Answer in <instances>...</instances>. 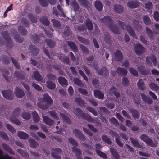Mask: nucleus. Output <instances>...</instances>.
<instances>
[{
  "label": "nucleus",
  "instance_id": "a18cd8bd",
  "mask_svg": "<svg viewBox=\"0 0 159 159\" xmlns=\"http://www.w3.org/2000/svg\"><path fill=\"white\" fill-rule=\"evenodd\" d=\"M18 30L19 32L23 36L27 34V31L24 27L19 26L18 28Z\"/></svg>",
  "mask_w": 159,
  "mask_h": 159
},
{
  "label": "nucleus",
  "instance_id": "f03ea898",
  "mask_svg": "<svg viewBox=\"0 0 159 159\" xmlns=\"http://www.w3.org/2000/svg\"><path fill=\"white\" fill-rule=\"evenodd\" d=\"M1 35L7 42V46L10 48H12L13 45V40L9 36V34L8 31L6 30L1 32Z\"/></svg>",
  "mask_w": 159,
  "mask_h": 159
},
{
  "label": "nucleus",
  "instance_id": "69168bd1",
  "mask_svg": "<svg viewBox=\"0 0 159 159\" xmlns=\"http://www.w3.org/2000/svg\"><path fill=\"white\" fill-rule=\"evenodd\" d=\"M47 77L48 79L54 81H55L57 79L56 76L54 74L51 73L47 74Z\"/></svg>",
  "mask_w": 159,
  "mask_h": 159
},
{
  "label": "nucleus",
  "instance_id": "5701e85b",
  "mask_svg": "<svg viewBox=\"0 0 159 159\" xmlns=\"http://www.w3.org/2000/svg\"><path fill=\"white\" fill-rule=\"evenodd\" d=\"M43 118L44 123L49 126L52 125L54 124V122L53 120L46 116H43Z\"/></svg>",
  "mask_w": 159,
  "mask_h": 159
},
{
  "label": "nucleus",
  "instance_id": "412c9836",
  "mask_svg": "<svg viewBox=\"0 0 159 159\" xmlns=\"http://www.w3.org/2000/svg\"><path fill=\"white\" fill-rule=\"evenodd\" d=\"M116 72L118 75L124 76H126L128 73L126 69L120 67H119L117 69Z\"/></svg>",
  "mask_w": 159,
  "mask_h": 159
},
{
  "label": "nucleus",
  "instance_id": "473e14b6",
  "mask_svg": "<svg viewBox=\"0 0 159 159\" xmlns=\"http://www.w3.org/2000/svg\"><path fill=\"white\" fill-rule=\"evenodd\" d=\"M129 111L132 113V116L134 119H138L139 117V113L137 110L134 108H131L130 109Z\"/></svg>",
  "mask_w": 159,
  "mask_h": 159
},
{
  "label": "nucleus",
  "instance_id": "7ed1b4c3",
  "mask_svg": "<svg viewBox=\"0 0 159 159\" xmlns=\"http://www.w3.org/2000/svg\"><path fill=\"white\" fill-rule=\"evenodd\" d=\"M140 138L144 142L148 145L151 147H155L156 146L153 140L150 138L147 135L144 134H142Z\"/></svg>",
  "mask_w": 159,
  "mask_h": 159
},
{
  "label": "nucleus",
  "instance_id": "e2e57ef3",
  "mask_svg": "<svg viewBox=\"0 0 159 159\" xmlns=\"http://www.w3.org/2000/svg\"><path fill=\"white\" fill-rule=\"evenodd\" d=\"M39 2L40 5L43 7H47L49 3L47 0H38Z\"/></svg>",
  "mask_w": 159,
  "mask_h": 159
},
{
  "label": "nucleus",
  "instance_id": "37998d69",
  "mask_svg": "<svg viewBox=\"0 0 159 159\" xmlns=\"http://www.w3.org/2000/svg\"><path fill=\"white\" fill-rule=\"evenodd\" d=\"M34 78L35 80L39 81H40L43 80L41 75L38 71H35L33 73Z\"/></svg>",
  "mask_w": 159,
  "mask_h": 159
},
{
  "label": "nucleus",
  "instance_id": "f257e3e1",
  "mask_svg": "<svg viewBox=\"0 0 159 159\" xmlns=\"http://www.w3.org/2000/svg\"><path fill=\"white\" fill-rule=\"evenodd\" d=\"M41 101L45 102L48 105L52 104L53 102V100L47 93H45L43 96V97L40 98L39 102L38 103V105L39 107L43 110L48 109L49 107L47 105H44L43 102H40Z\"/></svg>",
  "mask_w": 159,
  "mask_h": 159
},
{
  "label": "nucleus",
  "instance_id": "603ef678",
  "mask_svg": "<svg viewBox=\"0 0 159 159\" xmlns=\"http://www.w3.org/2000/svg\"><path fill=\"white\" fill-rule=\"evenodd\" d=\"M143 21L144 23L147 25H149L151 23L150 18L147 15H144L143 16Z\"/></svg>",
  "mask_w": 159,
  "mask_h": 159
},
{
  "label": "nucleus",
  "instance_id": "1a4fd4ad",
  "mask_svg": "<svg viewBox=\"0 0 159 159\" xmlns=\"http://www.w3.org/2000/svg\"><path fill=\"white\" fill-rule=\"evenodd\" d=\"M140 3L137 0H130L128 1L127 6L128 7L134 9L139 7Z\"/></svg>",
  "mask_w": 159,
  "mask_h": 159
},
{
  "label": "nucleus",
  "instance_id": "72a5a7b5",
  "mask_svg": "<svg viewBox=\"0 0 159 159\" xmlns=\"http://www.w3.org/2000/svg\"><path fill=\"white\" fill-rule=\"evenodd\" d=\"M110 152L111 153L112 157L114 159H119L120 156L116 150L114 148L111 149Z\"/></svg>",
  "mask_w": 159,
  "mask_h": 159
},
{
  "label": "nucleus",
  "instance_id": "680f3d73",
  "mask_svg": "<svg viewBox=\"0 0 159 159\" xmlns=\"http://www.w3.org/2000/svg\"><path fill=\"white\" fill-rule=\"evenodd\" d=\"M14 37L15 40L17 42L21 43L23 41V38H21L20 35L18 34H15Z\"/></svg>",
  "mask_w": 159,
  "mask_h": 159
},
{
  "label": "nucleus",
  "instance_id": "338daca9",
  "mask_svg": "<svg viewBox=\"0 0 159 159\" xmlns=\"http://www.w3.org/2000/svg\"><path fill=\"white\" fill-rule=\"evenodd\" d=\"M110 122L115 126H118L119 123L117 120L114 117H111L109 120Z\"/></svg>",
  "mask_w": 159,
  "mask_h": 159
},
{
  "label": "nucleus",
  "instance_id": "c03bdc74",
  "mask_svg": "<svg viewBox=\"0 0 159 159\" xmlns=\"http://www.w3.org/2000/svg\"><path fill=\"white\" fill-rule=\"evenodd\" d=\"M45 42L47 45L50 48H53L55 45V42L48 38L46 39Z\"/></svg>",
  "mask_w": 159,
  "mask_h": 159
},
{
  "label": "nucleus",
  "instance_id": "2eb2a0df",
  "mask_svg": "<svg viewBox=\"0 0 159 159\" xmlns=\"http://www.w3.org/2000/svg\"><path fill=\"white\" fill-rule=\"evenodd\" d=\"M29 49L30 53H31L34 56H36L39 53V49L37 48L36 46L34 45H30Z\"/></svg>",
  "mask_w": 159,
  "mask_h": 159
},
{
  "label": "nucleus",
  "instance_id": "c85d7f7f",
  "mask_svg": "<svg viewBox=\"0 0 159 159\" xmlns=\"http://www.w3.org/2000/svg\"><path fill=\"white\" fill-rule=\"evenodd\" d=\"M59 83L63 87L66 86L68 85V82L65 78L62 77H60L58 79Z\"/></svg>",
  "mask_w": 159,
  "mask_h": 159
},
{
  "label": "nucleus",
  "instance_id": "de8ad7c7",
  "mask_svg": "<svg viewBox=\"0 0 159 159\" xmlns=\"http://www.w3.org/2000/svg\"><path fill=\"white\" fill-rule=\"evenodd\" d=\"M153 5L152 3L150 2L145 4V7L147 9L148 12L150 13H152V8Z\"/></svg>",
  "mask_w": 159,
  "mask_h": 159
},
{
  "label": "nucleus",
  "instance_id": "6ab92c4d",
  "mask_svg": "<svg viewBox=\"0 0 159 159\" xmlns=\"http://www.w3.org/2000/svg\"><path fill=\"white\" fill-rule=\"evenodd\" d=\"M130 140L132 144L133 145L134 147L142 149L143 148H144L143 146L142 145H140L137 139H135L132 137H131L130 138Z\"/></svg>",
  "mask_w": 159,
  "mask_h": 159
},
{
  "label": "nucleus",
  "instance_id": "a19ab883",
  "mask_svg": "<svg viewBox=\"0 0 159 159\" xmlns=\"http://www.w3.org/2000/svg\"><path fill=\"white\" fill-rule=\"evenodd\" d=\"M28 16L32 23H36L37 22V18L36 15H34L32 13H29Z\"/></svg>",
  "mask_w": 159,
  "mask_h": 159
},
{
  "label": "nucleus",
  "instance_id": "dca6fc26",
  "mask_svg": "<svg viewBox=\"0 0 159 159\" xmlns=\"http://www.w3.org/2000/svg\"><path fill=\"white\" fill-rule=\"evenodd\" d=\"M139 72L143 75H146L149 73V69H146L145 66H139L137 67Z\"/></svg>",
  "mask_w": 159,
  "mask_h": 159
},
{
  "label": "nucleus",
  "instance_id": "09e8293b",
  "mask_svg": "<svg viewBox=\"0 0 159 159\" xmlns=\"http://www.w3.org/2000/svg\"><path fill=\"white\" fill-rule=\"evenodd\" d=\"M40 21L44 25L48 26L49 25V22L48 18L45 16H43L40 19Z\"/></svg>",
  "mask_w": 159,
  "mask_h": 159
},
{
  "label": "nucleus",
  "instance_id": "a211bd4d",
  "mask_svg": "<svg viewBox=\"0 0 159 159\" xmlns=\"http://www.w3.org/2000/svg\"><path fill=\"white\" fill-rule=\"evenodd\" d=\"M101 20L102 22L107 25L108 26L110 23L112 24V19L111 17L109 16H105L103 18H102Z\"/></svg>",
  "mask_w": 159,
  "mask_h": 159
},
{
  "label": "nucleus",
  "instance_id": "0e129e2a",
  "mask_svg": "<svg viewBox=\"0 0 159 159\" xmlns=\"http://www.w3.org/2000/svg\"><path fill=\"white\" fill-rule=\"evenodd\" d=\"M0 136L4 140L6 141H8L9 138L6 133L3 131H0Z\"/></svg>",
  "mask_w": 159,
  "mask_h": 159
},
{
  "label": "nucleus",
  "instance_id": "4d7b16f0",
  "mask_svg": "<svg viewBox=\"0 0 159 159\" xmlns=\"http://www.w3.org/2000/svg\"><path fill=\"white\" fill-rule=\"evenodd\" d=\"M33 119L35 122L37 123L39 121L40 118L37 113L36 111H34L32 113Z\"/></svg>",
  "mask_w": 159,
  "mask_h": 159
},
{
  "label": "nucleus",
  "instance_id": "ea45409f",
  "mask_svg": "<svg viewBox=\"0 0 159 159\" xmlns=\"http://www.w3.org/2000/svg\"><path fill=\"white\" fill-rule=\"evenodd\" d=\"M133 24L134 27L136 31H139L141 29L142 26L139 24L138 21L136 20H134Z\"/></svg>",
  "mask_w": 159,
  "mask_h": 159
},
{
  "label": "nucleus",
  "instance_id": "3c124183",
  "mask_svg": "<svg viewBox=\"0 0 159 159\" xmlns=\"http://www.w3.org/2000/svg\"><path fill=\"white\" fill-rule=\"evenodd\" d=\"M10 120L13 123L16 125H21V121L16 117L12 116L10 118Z\"/></svg>",
  "mask_w": 159,
  "mask_h": 159
},
{
  "label": "nucleus",
  "instance_id": "4c0bfd02",
  "mask_svg": "<svg viewBox=\"0 0 159 159\" xmlns=\"http://www.w3.org/2000/svg\"><path fill=\"white\" fill-rule=\"evenodd\" d=\"M46 84L47 87L49 89H52L56 88L55 84L52 80H47L46 82Z\"/></svg>",
  "mask_w": 159,
  "mask_h": 159
},
{
  "label": "nucleus",
  "instance_id": "423d86ee",
  "mask_svg": "<svg viewBox=\"0 0 159 159\" xmlns=\"http://www.w3.org/2000/svg\"><path fill=\"white\" fill-rule=\"evenodd\" d=\"M134 49L136 54L138 56L142 55L145 50V48L139 43L135 44Z\"/></svg>",
  "mask_w": 159,
  "mask_h": 159
},
{
  "label": "nucleus",
  "instance_id": "39448f33",
  "mask_svg": "<svg viewBox=\"0 0 159 159\" xmlns=\"http://www.w3.org/2000/svg\"><path fill=\"white\" fill-rule=\"evenodd\" d=\"M3 97L7 100H11L13 99V91L11 90H3L1 91Z\"/></svg>",
  "mask_w": 159,
  "mask_h": 159
},
{
  "label": "nucleus",
  "instance_id": "9b49d317",
  "mask_svg": "<svg viewBox=\"0 0 159 159\" xmlns=\"http://www.w3.org/2000/svg\"><path fill=\"white\" fill-rule=\"evenodd\" d=\"M72 150L73 152L75 153V156L77 159H83L81 156L82 153L80 149L75 146H74L72 148Z\"/></svg>",
  "mask_w": 159,
  "mask_h": 159
},
{
  "label": "nucleus",
  "instance_id": "052dcab7",
  "mask_svg": "<svg viewBox=\"0 0 159 159\" xmlns=\"http://www.w3.org/2000/svg\"><path fill=\"white\" fill-rule=\"evenodd\" d=\"M2 61L4 64H8L11 61L10 58L7 56L3 55L2 57Z\"/></svg>",
  "mask_w": 159,
  "mask_h": 159
},
{
  "label": "nucleus",
  "instance_id": "6e6552de",
  "mask_svg": "<svg viewBox=\"0 0 159 159\" xmlns=\"http://www.w3.org/2000/svg\"><path fill=\"white\" fill-rule=\"evenodd\" d=\"M96 72L99 75L104 77H108L109 75L108 70L105 66L99 68Z\"/></svg>",
  "mask_w": 159,
  "mask_h": 159
},
{
  "label": "nucleus",
  "instance_id": "79ce46f5",
  "mask_svg": "<svg viewBox=\"0 0 159 159\" xmlns=\"http://www.w3.org/2000/svg\"><path fill=\"white\" fill-rule=\"evenodd\" d=\"M81 116L83 118L85 119L87 121L90 122H93L94 120L93 118L91 117V116L87 113L83 112L81 114Z\"/></svg>",
  "mask_w": 159,
  "mask_h": 159
},
{
  "label": "nucleus",
  "instance_id": "b1692460",
  "mask_svg": "<svg viewBox=\"0 0 159 159\" xmlns=\"http://www.w3.org/2000/svg\"><path fill=\"white\" fill-rule=\"evenodd\" d=\"M126 27V30L130 35L133 37L136 36L135 32L130 25L128 24Z\"/></svg>",
  "mask_w": 159,
  "mask_h": 159
},
{
  "label": "nucleus",
  "instance_id": "5fc2aeb1",
  "mask_svg": "<svg viewBox=\"0 0 159 159\" xmlns=\"http://www.w3.org/2000/svg\"><path fill=\"white\" fill-rule=\"evenodd\" d=\"M83 112L82 110L80 108H77L75 109L74 113L76 116L79 118H80L81 117V114Z\"/></svg>",
  "mask_w": 159,
  "mask_h": 159
},
{
  "label": "nucleus",
  "instance_id": "0eeeda50",
  "mask_svg": "<svg viewBox=\"0 0 159 159\" xmlns=\"http://www.w3.org/2000/svg\"><path fill=\"white\" fill-rule=\"evenodd\" d=\"M113 59L114 61L121 62L123 58V56L120 50L117 49L114 53Z\"/></svg>",
  "mask_w": 159,
  "mask_h": 159
},
{
  "label": "nucleus",
  "instance_id": "f3484780",
  "mask_svg": "<svg viewBox=\"0 0 159 159\" xmlns=\"http://www.w3.org/2000/svg\"><path fill=\"white\" fill-rule=\"evenodd\" d=\"M2 146L4 150L9 154H11L12 155H15V151L7 144L3 143L2 144Z\"/></svg>",
  "mask_w": 159,
  "mask_h": 159
},
{
  "label": "nucleus",
  "instance_id": "49530a36",
  "mask_svg": "<svg viewBox=\"0 0 159 159\" xmlns=\"http://www.w3.org/2000/svg\"><path fill=\"white\" fill-rule=\"evenodd\" d=\"M77 37L78 40L81 43L86 45H88L89 44V41L88 39L80 36H77Z\"/></svg>",
  "mask_w": 159,
  "mask_h": 159
},
{
  "label": "nucleus",
  "instance_id": "c9c22d12",
  "mask_svg": "<svg viewBox=\"0 0 159 159\" xmlns=\"http://www.w3.org/2000/svg\"><path fill=\"white\" fill-rule=\"evenodd\" d=\"M18 136L20 138L26 139L29 138V135L23 131H18L17 133Z\"/></svg>",
  "mask_w": 159,
  "mask_h": 159
},
{
  "label": "nucleus",
  "instance_id": "cd10ccee",
  "mask_svg": "<svg viewBox=\"0 0 159 159\" xmlns=\"http://www.w3.org/2000/svg\"><path fill=\"white\" fill-rule=\"evenodd\" d=\"M96 8L99 11H101L103 9V5L100 0H96L94 2Z\"/></svg>",
  "mask_w": 159,
  "mask_h": 159
},
{
  "label": "nucleus",
  "instance_id": "774afa93",
  "mask_svg": "<svg viewBox=\"0 0 159 159\" xmlns=\"http://www.w3.org/2000/svg\"><path fill=\"white\" fill-rule=\"evenodd\" d=\"M96 153L100 156L102 158L104 159H107V155L104 153L102 152L101 151H98L96 152Z\"/></svg>",
  "mask_w": 159,
  "mask_h": 159
},
{
  "label": "nucleus",
  "instance_id": "4be33fe9",
  "mask_svg": "<svg viewBox=\"0 0 159 159\" xmlns=\"http://www.w3.org/2000/svg\"><path fill=\"white\" fill-rule=\"evenodd\" d=\"M67 44L74 52H75L78 51V48L75 43L72 41H68Z\"/></svg>",
  "mask_w": 159,
  "mask_h": 159
},
{
  "label": "nucleus",
  "instance_id": "e433bc0d",
  "mask_svg": "<svg viewBox=\"0 0 159 159\" xmlns=\"http://www.w3.org/2000/svg\"><path fill=\"white\" fill-rule=\"evenodd\" d=\"M15 77L19 80H24L25 78V75L22 73L18 71H15L14 73Z\"/></svg>",
  "mask_w": 159,
  "mask_h": 159
},
{
  "label": "nucleus",
  "instance_id": "ddd939ff",
  "mask_svg": "<svg viewBox=\"0 0 159 159\" xmlns=\"http://www.w3.org/2000/svg\"><path fill=\"white\" fill-rule=\"evenodd\" d=\"M108 27L114 33L116 34H120V28L116 25L110 23L108 25Z\"/></svg>",
  "mask_w": 159,
  "mask_h": 159
},
{
  "label": "nucleus",
  "instance_id": "13d9d810",
  "mask_svg": "<svg viewBox=\"0 0 159 159\" xmlns=\"http://www.w3.org/2000/svg\"><path fill=\"white\" fill-rule=\"evenodd\" d=\"M30 146L33 148H35L38 145V143L34 139H29Z\"/></svg>",
  "mask_w": 159,
  "mask_h": 159
},
{
  "label": "nucleus",
  "instance_id": "4468645a",
  "mask_svg": "<svg viewBox=\"0 0 159 159\" xmlns=\"http://www.w3.org/2000/svg\"><path fill=\"white\" fill-rule=\"evenodd\" d=\"M43 34L40 33L38 34H33L31 36V39L33 42L35 43L41 42L40 38L43 36Z\"/></svg>",
  "mask_w": 159,
  "mask_h": 159
},
{
  "label": "nucleus",
  "instance_id": "8fccbe9b",
  "mask_svg": "<svg viewBox=\"0 0 159 159\" xmlns=\"http://www.w3.org/2000/svg\"><path fill=\"white\" fill-rule=\"evenodd\" d=\"M102 139L103 141L107 144H111V141L110 139L107 135L103 134L102 136Z\"/></svg>",
  "mask_w": 159,
  "mask_h": 159
},
{
  "label": "nucleus",
  "instance_id": "c756f323",
  "mask_svg": "<svg viewBox=\"0 0 159 159\" xmlns=\"http://www.w3.org/2000/svg\"><path fill=\"white\" fill-rule=\"evenodd\" d=\"M51 21L53 24V26L55 29L59 30L61 26L60 23L57 20L54 19H51Z\"/></svg>",
  "mask_w": 159,
  "mask_h": 159
},
{
  "label": "nucleus",
  "instance_id": "bf43d9fd",
  "mask_svg": "<svg viewBox=\"0 0 159 159\" xmlns=\"http://www.w3.org/2000/svg\"><path fill=\"white\" fill-rule=\"evenodd\" d=\"M79 2L82 6H84L86 8L89 7V5L90 4L89 2L87 0H79Z\"/></svg>",
  "mask_w": 159,
  "mask_h": 159
},
{
  "label": "nucleus",
  "instance_id": "f704fd0d",
  "mask_svg": "<svg viewBox=\"0 0 159 159\" xmlns=\"http://www.w3.org/2000/svg\"><path fill=\"white\" fill-rule=\"evenodd\" d=\"M146 34L148 35L149 39L152 40L153 39V32L148 27L145 28Z\"/></svg>",
  "mask_w": 159,
  "mask_h": 159
},
{
  "label": "nucleus",
  "instance_id": "a878e982",
  "mask_svg": "<svg viewBox=\"0 0 159 159\" xmlns=\"http://www.w3.org/2000/svg\"><path fill=\"white\" fill-rule=\"evenodd\" d=\"M113 7L114 11L117 13L121 14L123 11L124 8L121 5L115 4Z\"/></svg>",
  "mask_w": 159,
  "mask_h": 159
},
{
  "label": "nucleus",
  "instance_id": "2f4dec72",
  "mask_svg": "<svg viewBox=\"0 0 159 159\" xmlns=\"http://www.w3.org/2000/svg\"><path fill=\"white\" fill-rule=\"evenodd\" d=\"M86 27L87 28L88 30L91 31L93 29V26L92 22L89 19H86L85 22Z\"/></svg>",
  "mask_w": 159,
  "mask_h": 159
},
{
  "label": "nucleus",
  "instance_id": "aec40b11",
  "mask_svg": "<svg viewBox=\"0 0 159 159\" xmlns=\"http://www.w3.org/2000/svg\"><path fill=\"white\" fill-rule=\"evenodd\" d=\"M141 95L142 100L145 103L148 104H151L152 103L153 101L152 99L147 96L144 93H141Z\"/></svg>",
  "mask_w": 159,
  "mask_h": 159
},
{
  "label": "nucleus",
  "instance_id": "20e7f679",
  "mask_svg": "<svg viewBox=\"0 0 159 159\" xmlns=\"http://www.w3.org/2000/svg\"><path fill=\"white\" fill-rule=\"evenodd\" d=\"M51 151H53L51 154L52 157L55 159H61L60 155L63 152L62 149L60 148H52Z\"/></svg>",
  "mask_w": 159,
  "mask_h": 159
},
{
  "label": "nucleus",
  "instance_id": "864d4df0",
  "mask_svg": "<svg viewBox=\"0 0 159 159\" xmlns=\"http://www.w3.org/2000/svg\"><path fill=\"white\" fill-rule=\"evenodd\" d=\"M21 113V109L17 107L12 112V116L17 117L20 115Z\"/></svg>",
  "mask_w": 159,
  "mask_h": 159
},
{
  "label": "nucleus",
  "instance_id": "bb28decb",
  "mask_svg": "<svg viewBox=\"0 0 159 159\" xmlns=\"http://www.w3.org/2000/svg\"><path fill=\"white\" fill-rule=\"evenodd\" d=\"M137 84L138 87L140 90H144L145 89V83L143 79H139L137 82Z\"/></svg>",
  "mask_w": 159,
  "mask_h": 159
},
{
  "label": "nucleus",
  "instance_id": "393cba45",
  "mask_svg": "<svg viewBox=\"0 0 159 159\" xmlns=\"http://www.w3.org/2000/svg\"><path fill=\"white\" fill-rule=\"evenodd\" d=\"M94 96L97 98L103 99L104 98V94L99 90H96L94 91Z\"/></svg>",
  "mask_w": 159,
  "mask_h": 159
},
{
  "label": "nucleus",
  "instance_id": "9d476101",
  "mask_svg": "<svg viewBox=\"0 0 159 159\" xmlns=\"http://www.w3.org/2000/svg\"><path fill=\"white\" fill-rule=\"evenodd\" d=\"M73 132L75 137L78 138L80 140L84 141L86 139L85 136L82 134L80 131L77 129H75L73 130Z\"/></svg>",
  "mask_w": 159,
  "mask_h": 159
},
{
  "label": "nucleus",
  "instance_id": "58836bf2",
  "mask_svg": "<svg viewBox=\"0 0 159 159\" xmlns=\"http://www.w3.org/2000/svg\"><path fill=\"white\" fill-rule=\"evenodd\" d=\"M75 101L77 104L81 107H85V102L81 98L79 97L76 98H75Z\"/></svg>",
  "mask_w": 159,
  "mask_h": 159
},
{
  "label": "nucleus",
  "instance_id": "6e6d98bb",
  "mask_svg": "<svg viewBox=\"0 0 159 159\" xmlns=\"http://www.w3.org/2000/svg\"><path fill=\"white\" fill-rule=\"evenodd\" d=\"M150 89L153 91H157L159 89L158 86L155 83L151 82L149 84Z\"/></svg>",
  "mask_w": 159,
  "mask_h": 159
},
{
  "label": "nucleus",
  "instance_id": "7c9ffc66",
  "mask_svg": "<svg viewBox=\"0 0 159 159\" xmlns=\"http://www.w3.org/2000/svg\"><path fill=\"white\" fill-rule=\"evenodd\" d=\"M60 115L63 121L66 123L68 124H71V121L70 119L66 115L63 113H60Z\"/></svg>",
  "mask_w": 159,
  "mask_h": 159
},
{
  "label": "nucleus",
  "instance_id": "f8f14e48",
  "mask_svg": "<svg viewBox=\"0 0 159 159\" xmlns=\"http://www.w3.org/2000/svg\"><path fill=\"white\" fill-rule=\"evenodd\" d=\"M14 93L16 96L20 98H22L25 95L23 90L18 87L15 88Z\"/></svg>",
  "mask_w": 159,
  "mask_h": 159
}]
</instances>
